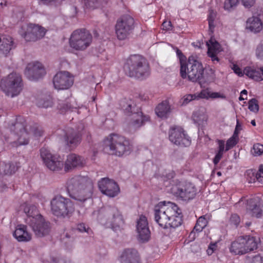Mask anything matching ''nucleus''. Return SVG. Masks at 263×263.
I'll use <instances>...</instances> for the list:
<instances>
[{
  "label": "nucleus",
  "mask_w": 263,
  "mask_h": 263,
  "mask_svg": "<svg viewBox=\"0 0 263 263\" xmlns=\"http://www.w3.org/2000/svg\"><path fill=\"white\" fill-rule=\"evenodd\" d=\"M66 190L70 198L83 203L91 197L93 183L88 177L76 176L67 180Z\"/></svg>",
  "instance_id": "1"
},
{
  "label": "nucleus",
  "mask_w": 263,
  "mask_h": 263,
  "mask_svg": "<svg viewBox=\"0 0 263 263\" xmlns=\"http://www.w3.org/2000/svg\"><path fill=\"white\" fill-rule=\"evenodd\" d=\"M97 219L102 225L116 232L123 229L125 222L122 213L114 206L102 208L99 211Z\"/></svg>",
  "instance_id": "2"
},
{
  "label": "nucleus",
  "mask_w": 263,
  "mask_h": 263,
  "mask_svg": "<svg viewBox=\"0 0 263 263\" xmlns=\"http://www.w3.org/2000/svg\"><path fill=\"white\" fill-rule=\"evenodd\" d=\"M125 73L130 77L143 80L149 75V66L146 59L140 54L130 55L124 65Z\"/></svg>",
  "instance_id": "3"
},
{
  "label": "nucleus",
  "mask_w": 263,
  "mask_h": 263,
  "mask_svg": "<svg viewBox=\"0 0 263 263\" xmlns=\"http://www.w3.org/2000/svg\"><path fill=\"white\" fill-rule=\"evenodd\" d=\"M120 106L126 116L131 117L130 126L135 129L140 127L149 120L132 100L124 98L120 101Z\"/></svg>",
  "instance_id": "4"
},
{
  "label": "nucleus",
  "mask_w": 263,
  "mask_h": 263,
  "mask_svg": "<svg viewBox=\"0 0 263 263\" xmlns=\"http://www.w3.org/2000/svg\"><path fill=\"white\" fill-rule=\"evenodd\" d=\"M104 143L111 155L118 157L128 155L132 151L129 140L119 134H110L105 139Z\"/></svg>",
  "instance_id": "5"
},
{
  "label": "nucleus",
  "mask_w": 263,
  "mask_h": 263,
  "mask_svg": "<svg viewBox=\"0 0 263 263\" xmlns=\"http://www.w3.org/2000/svg\"><path fill=\"white\" fill-rule=\"evenodd\" d=\"M178 211V206L173 202H160L155 206V220L161 227L166 229L168 227L170 218L176 213H179Z\"/></svg>",
  "instance_id": "6"
},
{
  "label": "nucleus",
  "mask_w": 263,
  "mask_h": 263,
  "mask_svg": "<svg viewBox=\"0 0 263 263\" xmlns=\"http://www.w3.org/2000/svg\"><path fill=\"white\" fill-rule=\"evenodd\" d=\"M52 213L59 218H69L74 212L72 201L61 195H57L50 201Z\"/></svg>",
  "instance_id": "7"
},
{
  "label": "nucleus",
  "mask_w": 263,
  "mask_h": 263,
  "mask_svg": "<svg viewBox=\"0 0 263 263\" xmlns=\"http://www.w3.org/2000/svg\"><path fill=\"white\" fill-rule=\"evenodd\" d=\"M0 86L7 96L11 97L16 96L23 89L22 77L18 73L12 72L1 80Z\"/></svg>",
  "instance_id": "8"
},
{
  "label": "nucleus",
  "mask_w": 263,
  "mask_h": 263,
  "mask_svg": "<svg viewBox=\"0 0 263 263\" xmlns=\"http://www.w3.org/2000/svg\"><path fill=\"white\" fill-rule=\"evenodd\" d=\"M203 71L202 63L193 55L189 58L187 63L181 65L180 70V76L183 79L187 78L193 82H198Z\"/></svg>",
  "instance_id": "9"
},
{
  "label": "nucleus",
  "mask_w": 263,
  "mask_h": 263,
  "mask_svg": "<svg viewBox=\"0 0 263 263\" xmlns=\"http://www.w3.org/2000/svg\"><path fill=\"white\" fill-rule=\"evenodd\" d=\"M92 36L89 31L85 29L74 30L69 39V45L77 51H84L91 44Z\"/></svg>",
  "instance_id": "10"
},
{
  "label": "nucleus",
  "mask_w": 263,
  "mask_h": 263,
  "mask_svg": "<svg viewBox=\"0 0 263 263\" xmlns=\"http://www.w3.org/2000/svg\"><path fill=\"white\" fill-rule=\"evenodd\" d=\"M10 130L17 136V145H27L29 141L30 134L24 118L19 116L16 121L10 127Z\"/></svg>",
  "instance_id": "11"
},
{
  "label": "nucleus",
  "mask_w": 263,
  "mask_h": 263,
  "mask_svg": "<svg viewBox=\"0 0 263 263\" xmlns=\"http://www.w3.org/2000/svg\"><path fill=\"white\" fill-rule=\"evenodd\" d=\"M172 193L177 197L184 201H189L195 198L197 189L191 182L186 181H181L172 189Z\"/></svg>",
  "instance_id": "12"
},
{
  "label": "nucleus",
  "mask_w": 263,
  "mask_h": 263,
  "mask_svg": "<svg viewBox=\"0 0 263 263\" xmlns=\"http://www.w3.org/2000/svg\"><path fill=\"white\" fill-rule=\"evenodd\" d=\"M134 19L128 14L122 15L119 18L116 24V33L120 40L126 39L134 29Z\"/></svg>",
  "instance_id": "13"
},
{
  "label": "nucleus",
  "mask_w": 263,
  "mask_h": 263,
  "mask_svg": "<svg viewBox=\"0 0 263 263\" xmlns=\"http://www.w3.org/2000/svg\"><path fill=\"white\" fill-rule=\"evenodd\" d=\"M40 155L46 166L52 171H59L62 169L64 163L59 156L52 155L49 150L42 148Z\"/></svg>",
  "instance_id": "14"
},
{
  "label": "nucleus",
  "mask_w": 263,
  "mask_h": 263,
  "mask_svg": "<svg viewBox=\"0 0 263 263\" xmlns=\"http://www.w3.org/2000/svg\"><path fill=\"white\" fill-rule=\"evenodd\" d=\"M169 139L174 144L180 146H189L191 143L190 138L179 126L172 127L169 131Z\"/></svg>",
  "instance_id": "15"
},
{
  "label": "nucleus",
  "mask_w": 263,
  "mask_h": 263,
  "mask_svg": "<svg viewBox=\"0 0 263 263\" xmlns=\"http://www.w3.org/2000/svg\"><path fill=\"white\" fill-rule=\"evenodd\" d=\"M73 76L66 71L58 72L53 79L54 86L58 90L68 89L73 85Z\"/></svg>",
  "instance_id": "16"
},
{
  "label": "nucleus",
  "mask_w": 263,
  "mask_h": 263,
  "mask_svg": "<svg viewBox=\"0 0 263 263\" xmlns=\"http://www.w3.org/2000/svg\"><path fill=\"white\" fill-rule=\"evenodd\" d=\"M138 240L141 243L147 242L151 237V232L146 217L141 215L137 220L136 225Z\"/></svg>",
  "instance_id": "17"
},
{
  "label": "nucleus",
  "mask_w": 263,
  "mask_h": 263,
  "mask_svg": "<svg viewBox=\"0 0 263 263\" xmlns=\"http://www.w3.org/2000/svg\"><path fill=\"white\" fill-rule=\"evenodd\" d=\"M81 137L80 132L72 128L67 127L64 130V142L70 149L75 148L81 143Z\"/></svg>",
  "instance_id": "18"
},
{
  "label": "nucleus",
  "mask_w": 263,
  "mask_h": 263,
  "mask_svg": "<svg viewBox=\"0 0 263 263\" xmlns=\"http://www.w3.org/2000/svg\"><path fill=\"white\" fill-rule=\"evenodd\" d=\"M101 192L109 197H114L119 192V187L116 182L108 178H102L98 182Z\"/></svg>",
  "instance_id": "19"
},
{
  "label": "nucleus",
  "mask_w": 263,
  "mask_h": 263,
  "mask_svg": "<svg viewBox=\"0 0 263 263\" xmlns=\"http://www.w3.org/2000/svg\"><path fill=\"white\" fill-rule=\"evenodd\" d=\"M46 29L43 27L34 24L29 25L26 31L22 36L27 42H35L45 35Z\"/></svg>",
  "instance_id": "20"
},
{
  "label": "nucleus",
  "mask_w": 263,
  "mask_h": 263,
  "mask_svg": "<svg viewBox=\"0 0 263 263\" xmlns=\"http://www.w3.org/2000/svg\"><path fill=\"white\" fill-rule=\"evenodd\" d=\"M46 74V71L40 62L29 63L25 71V74L30 80H36Z\"/></svg>",
  "instance_id": "21"
},
{
  "label": "nucleus",
  "mask_w": 263,
  "mask_h": 263,
  "mask_svg": "<svg viewBox=\"0 0 263 263\" xmlns=\"http://www.w3.org/2000/svg\"><path fill=\"white\" fill-rule=\"evenodd\" d=\"M29 226L38 237H42L48 235L51 230L50 223L46 221L43 216H40L35 222H33L32 224H29Z\"/></svg>",
  "instance_id": "22"
},
{
  "label": "nucleus",
  "mask_w": 263,
  "mask_h": 263,
  "mask_svg": "<svg viewBox=\"0 0 263 263\" xmlns=\"http://www.w3.org/2000/svg\"><path fill=\"white\" fill-rule=\"evenodd\" d=\"M84 164L85 160L83 158L75 154H71L67 157L64 170L66 172H68L75 168L82 167Z\"/></svg>",
  "instance_id": "23"
},
{
  "label": "nucleus",
  "mask_w": 263,
  "mask_h": 263,
  "mask_svg": "<svg viewBox=\"0 0 263 263\" xmlns=\"http://www.w3.org/2000/svg\"><path fill=\"white\" fill-rule=\"evenodd\" d=\"M121 263H140V255L134 248L125 249L120 256Z\"/></svg>",
  "instance_id": "24"
},
{
  "label": "nucleus",
  "mask_w": 263,
  "mask_h": 263,
  "mask_svg": "<svg viewBox=\"0 0 263 263\" xmlns=\"http://www.w3.org/2000/svg\"><path fill=\"white\" fill-rule=\"evenodd\" d=\"M208 47V54L211 58L212 61L215 63L219 61V59L217 54L221 51V46L215 39L211 38L206 43Z\"/></svg>",
  "instance_id": "25"
},
{
  "label": "nucleus",
  "mask_w": 263,
  "mask_h": 263,
  "mask_svg": "<svg viewBox=\"0 0 263 263\" xmlns=\"http://www.w3.org/2000/svg\"><path fill=\"white\" fill-rule=\"evenodd\" d=\"M24 211L27 216L26 222L28 225L32 224L33 222H35L40 216H42L39 213L37 209L34 205L26 204L24 208Z\"/></svg>",
  "instance_id": "26"
},
{
  "label": "nucleus",
  "mask_w": 263,
  "mask_h": 263,
  "mask_svg": "<svg viewBox=\"0 0 263 263\" xmlns=\"http://www.w3.org/2000/svg\"><path fill=\"white\" fill-rule=\"evenodd\" d=\"M13 235L15 239L20 242H27L31 239V235L28 232L27 226L24 224L18 225Z\"/></svg>",
  "instance_id": "27"
},
{
  "label": "nucleus",
  "mask_w": 263,
  "mask_h": 263,
  "mask_svg": "<svg viewBox=\"0 0 263 263\" xmlns=\"http://www.w3.org/2000/svg\"><path fill=\"white\" fill-rule=\"evenodd\" d=\"M16 46L13 39L9 36L0 35V52L7 55Z\"/></svg>",
  "instance_id": "28"
},
{
  "label": "nucleus",
  "mask_w": 263,
  "mask_h": 263,
  "mask_svg": "<svg viewBox=\"0 0 263 263\" xmlns=\"http://www.w3.org/2000/svg\"><path fill=\"white\" fill-rule=\"evenodd\" d=\"M247 213L252 216L260 218L262 215V210L255 199H250L247 200Z\"/></svg>",
  "instance_id": "29"
},
{
  "label": "nucleus",
  "mask_w": 263,
  "mask_h": 263,
  "mask_svg": "<svg viewBox=\"0 0 263 263\" xmlns=\"http://www.w3.org/2000/svg\"><path fill=\"white\" fill-rule=\"evenodd\" d=\"M243 237H239L236 240L232 242L230 248V252L235 255H242L246 253L243 245Z\"/></svg>",
  "instance_id": "30"
},
{
  "label": "nucleus",
  "mask_w": 263,
  "mask_h": 263,
  "mask_svg": "<svg viewBox=\"0 0 263 263\" xmlns=\"http://www.w3.org/2000/svg\"><path fill=\"white\" fill-rule=\"evenodd\" d=\"M246 28L255 33L259 32L262 28L261 20L257 16H252L248 19Z\"/></svg>",
  "instance_id": "31"
},
{
  "label": "nucleus",
  "mask_w": 263,
  "mask_h": 263,
  "mask_svg": "<svg viewBox=\"0 0 263 263\" xmlns=\"http://www.w3.org/2000/svg\"><path fill=\"white\" fill-rule=\"evenodd\" d=\"M262 67L255 68L252 67H246L244 69V73L249 78L256 81H260L263 80Z\"/></svg>",
  "instance_id": "32"
},
{
  "label": "nucleus",
  "mask_w": 263,
  "mask_h": 263,
  "mask_svg": "<svg viewBox=\"0 0 263 263\" xmlns=\"http://www.w3.org/2000/svg\"><path fill=\"white\" fill-rule=\"evenodd\" d=\"M171 112V108L167 101H163L155 108V112L161 118H166Z\"/></svg>",
  "instance_id": "33"
},
{
  "label": "nucleus",
  "mask_w": 263,
  "mask_h": 263,
  "mask_svg": "<svg viewBox=\"0 0 263 263\" xmlns=\"http://www.w3.org/2000/svg\"><path fill=\"white\" fill-rule=\"evenodd\" d=\"M215 76L214 71L211 68L205 72L203 71L202 72L201 76L197 82L202 87L205 84H209L213 82Z\"/></svg>",
  "instance_id": "34"
},
{
  "label": "nucleus",
  "mask_w": 263,
  "mask_h": 263,
  "mask_svg": "<svg viewBox=\"0 0 263 263\" xmlns=\"http://www.w3.org/2000/svg\"><path fill=\"white\" fill-rule=\"evenodd\" d=\"M241 237H243L245 241L243 245H245L246 253L257 249V243L254 237L246 235Z\"/></svg>",
  "instance_id": "35"
},
{
  "label": "nucleus",
  "mask_w": 263,
  "mask_h": 263,
  "mask_svg": "<svg viewBox=\"0 0 263 263\" xmlns=\"http://www.w3.org/2000/svg\"><path fill=\"white\" fill-rule=\"evenodd\" d=\"M16 170V168L14 164L0 161V175H11L14 173Z\"/></svg>",
  "instance_id": "36"
},
{
  "label": "nucleus",
  "mask_w": 263,
  "mask_h": 263,
  "mask_svg": "<svg viewBox=\"0 0 263 263\" xmlns=\"http://www.w3.org/2000/svg\"><path fill=\"white\" fill-rule=\"evenodd\" d=\"M37 105L40 107L48 108L51 107L53 105L52 97L49 95H43L38 98Z\"/></svg>",
  "instance_id": "37"
},
{
  "label": "nucleus",
  "mask_w": 263,
  "mask_h": 263,
  "mask_svg": "<svg viewBox=\"0 0 263 263\" xmlns=\"http://www.w3.org/2000/svg\"><path fill=\"white\" fill-rule=\"evenodd\" d=\"M218 146L217 152L213 159V163L215 165L217 164L221 159L224 151V141L223 140H217Z\"/></svg>",
  "instance_id": "38"
},
{
  "label": "nucleus",
  "mask_w": 263,
  "mask_h": 263,
  "mask_svg": "<svg viewBox=\"0 0 263 263\" xmlns=\"http://www.w3.org/2000/svg\"><path fill=\"white\" fill-rule=\"evenodd\" d=\"M208 222V220L205 218V216H200L197 219L193 231L190 233V235L194 234L195 233V231L197 232H201L206 226Z\"/></svg>",
  "instance_id": "39"
},
{
  "label": "nucleus",
  "mask_w": 263,
  "mask_h": 263,
  "mask_svg": "<svg viewBox=\"0 0 263 263\" xmlns=\"http://www.w3.org/2000/svg\"><path fill=\"white\" fill-rule=\"evenodd\" d=\"M179 213H176L172 218H170L168 223V227L175 228L181 225L182 222V214L181 210L179 209Z\"/></svg>",
  "instance_id": "40"
},
{
  "label": "nucleus",
  "mask_w": 263,
  "mask_h": 263,
  "mask_svg": "<svg viewBox=\"0 0 263 263\" xmlns=\"http://www.w3.org/2000/svg\"><path fill=\"white\" fill-rule=\"evenodd\" d=\"M197 100L202 98H218L220 97V95L218 92H212L210 91L209 89H203L199 93L197 94Z\"/></svg>",
  "instance_id": "41"
},
{
  "label": "nucleus",
  "mask_w": 263,
  "mask_h": 263,
  "mask_svg": "<svg viewBox=\"0 0 263 263\" xmlns=\"http://www.w3.org/2000/svg\"><path fill=\"white\" fill-rule=\"evenodd\" d=\"M192 120L194 123L197 125H203L206 118L204 115L198 112H195L193 114Z\"/></svg>",
  "instance_id": "42"
},
{
  "label": "nucleus",
  "mask_w": 263,
  "mask_h": 263,
  "mask_svg": "<svg viewBox=\"0 0 263 263\" xmlns=\"http://www.w3.org/2000/svg\"><path fill=\"white\" fill-rule=\"evenodd\" d=\"M259 171V173H257L255 175L253 173H252L253 178H251V180H249V183L254 182L256 180L263 183V165H260Z\"/></svg>",
  "instance_id": "43"
},
{
  "label": "nucleus",
  "mask_w": 263,
  "mask_h": 263,
  "mask_svg": "<svg viewBox=\"0 0 263 263\" xmlns=\"http://www.w3.org/2000/svg\"><path fill=\"white\" fill-rule=\"evenodd\" d=\"M29 132L36 137H40L42 135L43 131L41 128L36 123L29 125Z\"/></svg>",
  "instance_id": "44"
},
{
  "label": "nucleus",
  "mask_w": 263,
  "mask_h": 263,
  "mask_svg": "<svg viewBox=\"0 0 263 263\" xmlns=\"http://www.w3.org/2000/svg\"><path fill=\"white\" fill-rule=\"evenodd\" d=\"M82 2L86 8L90 9H96L100 5L98 0H82Z\"/></svg>",
  "instance_id": "45"
},
{
  "label": "nucleus",
  "mask_w": 263,
  "mask_h": 263,
  "mask_svg": "<svg viewBox=\"0 0 263 263\" xmlns=\"http://www.w3.org/2000/svg\"><path fill=\"white\" fill-rule=\"evenodd\" d=\"M216 16V13L213 10H209V14L208 16V21L209 29L211 32H213V30L214 28V20Z\"/></svg>",
  "instance_id": "46"
},
{
  "label": "nucleus",
  "mask_w": 263,
  "mask_h": 263,
  "mask_svg": "<svg viewBox=\"0 0 263 263\" xmlns=\"http://www.w3.org/2000/svg\"><path fill=\"white\" fill-rule=\"evenodd\" d=\"M238 138V136H234V135H233L227 141L225 151H228L233 147L237 143Z\"/></svg>",
  "instance_id": "47"
},
{
  "label": "nucleus",
  "mask_w": 263,
  "mask_h": 263,
  "mask_svg": "<svg viewBox=\"0 0 263 263\" xmlns=\"http://www.w3.org/2000/svg\"><path fill=\"white\" fill-rule=\"evenodd\" d=\"M248 108L251 111L257 112L259 110V105L258 104V101L255 99L253 98L249 100L248 102Z\"/></svg>",
  "instance_id": "48"
},
{
  "label": "nucleus",
  "mask_w": 263,
  "mask_h": 263,
  "mask_svg": "<svg viewBox=\"0 0 263 263\" xmlns=\"http://www.w3.org/2000/svg\"><path fill=\"white\" fill-rule=\"evenodd\" d=\"M251 153L254 156H260L263 153V145L259 143L254 144Z\"/></svg>",
  "instance_id": "49"
},
{
  "label": "nucleus",
  "mask_w": 263,
  "mask_h": 263,
  "mask_svg": "<svg viewBox=\"0 0 263 263\" xmlns=\"http://www.w3.org/2000/svg\"><path fill=\"white\" fill-rule=\"evenodd\" d=\"M239 0H226L224 4V8L229 11L231 10L235 7Z\"/></svg>",
  "instance_id": "50"
},
{
  "label": "nucleus",
  "mask_w": 263,
  "mask_h": 263,
  "mask_svg": "<svg viewBox=\"0 0 263 263\" xmlns=\"http://www.w3.org/2000/svg\"><path fill=\"white\" fill-rule=\"evenodd\" d=\"M73 229L74 230H76V233L77 232H79L80 233L86 232L87 234H89V232L91 231L90 228L87 227L84 223H80L78 224L76 228Z\"/></svg>",
  "instance_id": "51"
},
{
  "label": "nucleus",
  "mask_w": 263,
  "mask_h": 263,
  "mask_svg": "<svg viewBox=\"0 0 263 263\" xmlns=\"http://www.w3.org/2000/svg\"><path fill=\"white\" fill-rule=\"evenodd\" d=\"M77 237L76 230L72 229L69 232H67L65 234V238H66L69 241H73L75 240Z\"/></svg>",
  "instance_id": "52"
},
{
  "label": "nucleus",
  "mask_w": 263,
  "mask_h": 263,
  "mask_svg": "<svg viewBox=\"0 0 263 263\" xmlns=\"http://www.w3.org/2000/svg\"><path fill=\"white\" fill-rule=\"evenodd\" d=\"M176 54L179 59L180 67L181 65L186 63V58L185 56L182 53V51L177 48H176Z\"/></svg>",
  "instance_id": "53"
},
{
  "label": "nucleus",
  "mask_w": 263,
  "mask_h": 263,
  "mask_svg": "<svg viewBox=\"0 0 263 263\" xmlns=\"http://www.w3.org/2000/svg\"><path fill=\"white\" fill-rule=\"evenodd\" d=\"M256 55L260 59H263V41L258 45L256 49Z\"/></svg>",
  "instance_id": "54"
},
{
  "label": "nucleus",
  "mask_w": 263,
  "mask_h": 263,
  "mask_svg": "<svg viewBox=\"0 0 263 263\" xmlns=\"http://www.w3.org/2000/svg\"><path fill=\"white\" fill-rule=\"evenodd\" d=\"M240 219L238 215L237 214H232L230 219V222L231 224L234 225L236 227H237L239 224Z\"/></svg>",
  "instance_id": "55"
},
{
  "label": "nucleus",
  "mask_w": 263,
  "mask_h": 263,
  "mask_svg": "<svg viewBox=\"0 0 263 263\" xmlns=\"http://www.w3.org/2000/svg\"><path fill=\"white\" fill-rule=\"evenodd\" d=\"M197 100V94H189L184 97L183 104H187L193 100Z\"/></svg>",
  "instance_id": "56"
},
{
  "label": "nucleus",
  "mask_w": 263,
  "mask_h": 263,
  "mask_svg": "<svg viewBox=\"0 0 263 263\" xmlns=\"http://www.w3.org/2000/svg\"><path fill=\"white\" fill-rule=\"evenodd\" d=\"M232 69L233 70L234 72L239 77H242L245 74L244 71L242 72L241 69L236 64L233 65Z\"/></svg>",
  "instance_id": "57"
},
{
  "label": "nucleus",
  "mask_w": 263,
  "mask_h": 263,
  "mask_svg": "<svg viewBox=\"0 0 263 263\" xmlns=\"http://www.w3.org/2000/svg\"><path fill=\"white\" fill-rule=\"evenodd\" d=\"M256 0H242V3L246 8H250L254 5Z\"/></svg>",
  "instance_id": "58"
},
{
  "label": "nucleus",
  "mask_w": 263,
  "mask_h": 263,
  "mask_svg": "<svg viewBox=\"0 0 263 263\" xmlns=\"http://www.w3.org/2000/svg\"><path fill=\"white\" fill-rule=\"evenodd\" d=\"M242 129L241 124L239 123L238 120H237L236 125L235 127V129L233 135L234 136H238L239 132Z\"/></svg>",
  "instance_id": "59"
},
{
  "label": "nucleus",
  "mask_w": 263,
  "mask_h": 263,
  "mask_svg": "<svg viewBox=\"0 0 263 263\" xmlns=\"http://www.w3.org/2000/svg\"><path fill=\"white\" fill-rule=\"evenodd\" d=\"M163 29L166 30L172 29V23L170 21H164L162 24Z\"/></svg>",
  "instance_id": "60"
},
{
  "label": "nucleus",
  "mask_w": 263,
  "mask_h": 263,
  "mask_svg": "<svg viewBox=\"0 0 263 263\" xmlns=\"http://www.w3.org/2000/svg\"><path fill=\"white\" fill-rule=\"evenodd\" d=\"M58 107L61 110H67L71 109V106L70 104L66 103L63 104V105L59 104V106H58Z\"/></svg>",
  "instance_id": "61"
},
{
  "label": "nucleus",
  "mask_w": 263,
  "mask_h": 263,
  "mask_svg": "<svg viewBox=\"0 0 263 263\" xmlns=\"http://www.w3.org/2000/svg\"><path fill=\"white\" fill-rule=\"evenodd\" d=\"M253 262L254 263H263V256H256L253 258Z\"/></svg>",
  "instance_id": "62"
},
{
  "label": "nucleus",
  "mask_w": 263,
  "mask_h": 263,
  "mask_svg": "<svg viewBox=\"0 0 263 263\" xmlns=\"http://www.w3.org/2000/svg\"><path fill=\"white\" fill-rule=\"evenodd\" d=\"M245 95L246 96L247 95V91L246 89H243L241 92V95Z\"/></svg>",
  "instance_id": "63"
},
{
  "label": "nucleus",
  "mask_w": 263,
  "mask_h": 263,
  "mask_svg": "<svg viewBox=\"0 0 263 263\" xmlns=\"http://www.w3.org/2000/svg\"><path fill=\"white\" fill-rule=\"evenodd\" d=\"M251 123L253 126H255L256 125L255 121L254 120H252L251 122Z\"/></svg>",
  "instance_id": "64"
}]
</instances>
